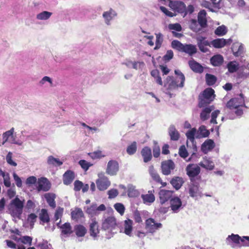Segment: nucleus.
Here are the masks:
<instances>
[{"instance_id":"obj_1","label":"nucleus","mask_w":249,"mask_h":249,"mask_svg":"<svg viewBox=\"0 0 249 249\" xmlns=\"http://www.w3.org/2000/svg\"><path fill=\"white\" fill-rule=\"evenodd\" d=\"M175 73L178 76V78L180 80V83L178 84L177 80L173 76H168L166 78V84H165L164 86L166 87V90L167 92L166 94H168L170 97H172V94L170 93L171 91L178 89V88H182L184 86V82L185 77L184 75L179 70H175Z\"/></svg>"},{"instance_id":"obj_2","label":"nucleus","mask_w":249,"mask_h":249,"mask_svg":"<svg viewBox=\"0 0 249 249\" xmlns=\"http://www.w3.org/2000/svg\"><path fill=\"white\" fill-rule=\"evenodd\" d=\"M168 6L175 12L174 13L180 14L183 17H185L187 14H192L194 11L193 5L190 4L186 7L185 3L181 1L170 0Z\"/></svg>"},{"instance_id":"obj_3","label":"nucleus","mask_w":249,"mask_h":249,"mask_svg":"<svg viewBox=\"0 0 249 249\" xmlns=\"http://www.w3.org/2000/svg\"><path fill=\"white\" fill-rule=\"evenodd\" d=\"M172 47L179 52H183L192 56L197 52L196 46L192 44H183L177 40H174L171 42Z\"/></svg>"},{"instance_id":"obj_4","label":"nucleus","mask_w":249,"mask_h":249,"mask_svg":"<svg viewBox=\"0 0 249 249\" xmlns=\"http://www.w3.org/2000/svg\"><path fill=\"white\" fill-rule=\"evenodd\" d=\"M118 227L117 219L113 216H109L103 220L102 229L104 231H112Z\"/></svg>"},{"instance_id":"obj_5","label":"nucleus","mask_w":249,"mask_h":249,"mask_svg":"<svg viewBox=\"0 0 249 249\" xmlns=\"http://www.w3.org/2000/svg\"><path fill=\"white\" fill-rule=\"evenodd\" d=\"M162 225L160 223L156 222L152 218H148L145 222V229L147 233L153 234L157 230L160 229Z\"/></svg>"},{"instance_id":"obj_6","label":"nucleus","mask_w":249,"mask_h":249,"mask_svg":"<svg viewBox=\"0 0 249 249\" xmlns=\"http://www.w3.org/2000/svg\"><path fill=\"white\" fill-rule=\"evenodd\" d=\"M186 174L189 177L191 182H194L195 178L200 172V168L196 164H189L186 168Z\"/></svg>"},{"instance_id":"obj_7","label":"nucleus","mask_w":249,"mask_h":249,"mask_svg":"<svg viewBox=\"0 0 249 249\" xmlns=\"http://www.w3.org/2000/svg\"><path fill=\"white\" fill-rule=\"evenodd\" d=\"M241 98H233L231 99L226 104V107L230 109H234L238 107L245 106L242 94H240Z\"/></svg>"},{"instance_id":"obj_8","label":"nucleus","mask_w":249,"mask_h":249,"mask_svg":"<svg viewBox=\"0 0 249 249\" xmlns=\"http://www.w3.org/2000/svg\"><path fill=\"white\" fill-rule=\"evenodd\" d=\"M170 207L174 213H178L183 208L182 202L178 196H174L170 200Z\"/></svg>"},{"instance_id":"obj_9","label":"nucleus","mask_w":249,"mask_h":249,"mask_svg":"<svg viewBox=\"0 0 249 249\" xmlns=\"http://www.w3.org/2000/svg\"><path fill=\"white\" fill-rule=\"evenodd\" d=\"M175 168L174 162L171 160H168L162 161L161 163V172L164 175H169L171 171Z\"/></svg>"},{"instance_id":"obj_10","label":"nucleus","mask_w":249,"mask_h":249,"mask_svg":"<svg viewBox=\"0 0 249 249\" xmlns=\"http://www.w3.org/2000/svg\"><path fill=\"white\" fill-rule=\"evenodd\" d=\"M174 191L165 189L160 190L159 193L160 203L163 204L170 200L173 197Z\"/></svg>"},{"instance_id":"obj_11","label":"nucleus","mask_w":249,"mask_h":249,"mask_svg":"<svg viewBox=\"0 0 249 249\" xmlns=\"http://www.w3.org/2000/svg\"><path fill=\"white\" fill-rule=\"evenodd\" d=\"M37 183L38 186H37V190L38 192L41 191L47 192L49 191L51 187V183L46 178L42 177L38 178Z\"/></svg>"},{"instance_id":"obj_12","label":"nucleus","mask_w":249,"mask_h":249,"mask_svg":"<svg viewBox=\"0 0 249 249\" xmlns=\"http://www.w3.org/2000/svg\"><path fill=\"white\" fill-rule=\"evenodd\" d=\"M118 170V162L114 160H109L107 163L106 173L108 175L113 176L116 174Z\"/></svg>"},{"instance_id":"obj_13","label":"nucleus","mask_w":249,"mask_h":249,"mask_svg":"<svg viewBox=\"0 0 249 249\" xmlns=\"http://www.w3.org/2000/svg\"><path fill=\"white\" fill-rule=\"evenodd\" d=\"M197 45L200 51L203 53H207L209 51L207 46H210V43L207 40L206 37L200 36L196 38Z\"/></svg>"},{"instance_id":"obj_14","label":"nucleus","mask_w":249,"mask_h":249,"mask_svg":"<svg viewBox=\"0 0 249 249\" xmlns=\"http://www.w3.org/2000/svg\"><path fill=\"white\" fill-rule=\"evenodd\" d=\"M97 187L100 191H104L110 185V182L108 178L103 176L100 177L96 181Z\"/></svg>"},{"instance_id":"obj_15","label":"nucleus","mask_w":249,"mask_h":249,"mask_svg":"<svg viewBox=\"0 0 249 249\" xmlns=\"http://www.w3.org/2000/svg\"><path fill=\"white\" fill-rule=\"evenodd\" d=\"M12 204L15 206L16 210L15 212L16 216L18 218H20L23 208V202L18 197L15 198L12 200Z\"/></svg>"},{"instance_id":"obj_16","label":"nucleus","mask_w":249,"mask_h":249,"mask_svg":"<svg viewBox=\"0 0 249 249\" xmlns=\"http://www.w3.org/2000/svg\"><path fill=\"white\" fill-rule=\"evenodd\" d=\"M74 178V172L72 170H68L63 175V183L66 185H69L72 183Z\"/></svg>"},{"instance_id":"obj_17","label":"nucleus","mask_w":249,"mask_h":249,"mask_svg":"<svg viewBox=\"0 0 249 249\" xmlns=\"http://www.w3.org/2000/svg\"><path fill=\"white\" fill-rule=\"evenodd\" d=\"M89 233L90 236L95 237L99 233L98 223L95 218L92 219L89 224Z\"/></svg>"},{"instance_id":"obj_18","label":"nucleus","mask_w":249,"mask_h":249,"mask_svg":"<svg viewBox=\"0 0 249 249\" xmlns=\"http://www.w3.org/2000/svg\"><path fill=\"white\" fill-rule=\"evenodd\" d=\"M133 224V221L129 218L125 220L124 222L123 232L129 236L132 235Z\"/></svg>"},{"instance_id":"obj_19","label":"nucleus","mask_w":249,"mask_h":249,"mask_svg":"<svg viewBox=\"0 0 249 249\" xmlns=\"http://www.w3.org/2000/svg\"><path fill=\"white\" fill-rule=\"evenodd\" d=\"M141 154L144 162L147 163L152 160V152L151 149L149 147L144 146L142 148L141 150Z\"/></svg>"},{"instance_id":"obj_20","label":"nucleus","mask_w":249,"mask_h":249,"mask_svg":"<svg viewBox=\"0 0 249 249\" xmlns=\"http://www.w3.org/2000/svg\"><path fill=\"white\" fill-rule=\"evenodd\" d=\"M149 173L152 179L157 183L161 184L162 187H165L166 186V182L162 181L159 174L155 171L153 166H151L150 167Z\"/></svg>"},{"instance_id":"obj_21","label":"nucleus","mask_w":249,"mask_h":249,"mask_svg":"<svg viewBox=\"0 0 249 249\" xmlns=\"http://www.w3.org/2000/svg\"><path fill=\"white\" fill-rule=\"evenodd\" d=\"M199 185L194 183L191 184L189 187V193L192 197L201 196V192L199 190Z\"/></svg>"},{"instance_id":"obj_22","label":"nucleus","mask_w":249,"mask_h":249,"mask_svg":"<svg viewBox=\"0 0 249 249\" xmlns=\"http://www.w3.org/2000/svg\"><path fill=\"white\" fill-rule=\"evenodd\" d=\"M170 182L176 190H178L181 187L184 181L181 177H174L171 179Z\"/></svg>"},{"instance_id":"obj_23","label":"nucleus","mask_w":249,"mask_h":249,"mask_svg":"<svg viewBox=\"0 0 249 249\" xmlns=\"http://www.w3.org/2000/svg\"><path fill=\"white\" fill-rule=\"evenodd\" d=\"M206 16V13L204 10H201L198 14L197 22L202 28H205L207 26V20Z\"/></svg>"},{"instance_id":"obj_24","label":"nucleus","mask_w":249,"mask_h":249,"mask_svg":"<svg viewBox=\"0 0 249 249\" xmlns=\"http://www.w3.org/2000/svg\"><path fill=\"white\" fill-rule=\"evenodd\" d=\"M189 65L191 70L195 72L201 73L204 71L203 67L194 60L189 61Z\"/></svg>"},{"instance_id":"obj_25","label":"nucleus","mask_w":249,"mask_h":249,"mask_svg":"<svg viewBox=\"0 0 249 249\" xmlns=\"http://www.w3.org/2000/svg\"><path fill=\"white\" fill-rule=\"evenodd\" d=\"M168 133L170 137V139L172 141H176L179 139L180 134L175 128V126L173 125H170L169 127Z\"/></svg>"},{"instance_id":"obj_26","label":"nucleus","mask_w":249,"mask_h":249,"mask_svg":"<svg viewBox=\"0 0 249 249\" xmlns=\"http://www.w3.org/2000/svg\"><path fill=\"white\" fill-rule=\"evenodd\" d=\"M215 146L213 140L208 139L205 141L201 145L202 151L206 153L208 151L212 150Z\"/></svg>"},{"instance_id":"obj_27","label":"nucleus","mask_w":249,"mask_h":249,"mask_svg":"<svg viewBox=\"0 0 249 249\" xmlns=\"http://www.w3.org/2000/svg\"><path fill=\"white\" fill-rule=\"evenodd\" d=\"M230 41V39L226 40L224 38H217L213 40L211 42V44L215 48H221L224 47Z\"/></svg>"},{"instance_id":"obj_28","label":"nucleus","mask_w":249,"mask_h":249,"mask_svg":"<svg viewBox=\"0 0 249 249\" xmlns=\"http://www.w3.org/2000/svg\"><path fill=\"white\" fill-rule=\"evenodd\" d=\"M39 218L41 221L40 224L42 225L50 222V217L46 209H42L41 210L40 213L39 214Z\"/></svg>"},{"instance_id":"obj_29","label":"nucleus","mask_w":249,"mask_h":249,"mask_svg":"<svg viewBox=\"0 0 249 249\" xmlns=\"http://www.w3.org/2000/svg\"><path fill=\"white\" fill-rule=\"evenodd\" d=\"M223 61V57L220 54L214 55L210 59L211 64L214 67L221 66Z\"/></svg>"},{"instance_id":"obj_30","label":"nucleus","mask_w":249,"mask_h":249,"mask_svg":"<svg viewBox=\"0 0 249 249\" xmlns=\"http://www.w3.org/2000/svg\"><path fill=\"white\" fill-rule=\"evenodd\" d=\"M209 135L210 132L209 130L206 129V126L204 125H201L197 131L196 138V139L206 138L208 137Z\"/></svg>"},{"instance_id":"obj_31","label":"nucleus","mask_w":249,"mask_h":249,"mask_svg":"<svg viewBox=\"0 0 249 249\" xmlns=\"http://www.w3.org/2000/svg\"><path fill=\"white\" fill-rule=\"evenodd\" d=\"M74 231L77 237H83L87 233L86 228L82 225H76L74 226Z\"/></svg>"},{"instance_id":"obj_32","label":"nucleus","mask_w":249,"mask_h":249,"mask_svg":"<svg viewBox=\"0 0 249 249\" xmlns=\"http://www.w3.org/2000/svg\"><path fill=\"white\" fill-rule=\"evenodd\" d=\"M59 227L61 230V234L68 236L73 232L72 227L69 222L65 223Z\"/></svg>"},{"instance_id":"obj_33","label":"nucleus","mask_w":249,"mask_h":249,"mask_svg":"<svg viewBox=\"0 0 249 249\" xmlns=\"http://www.w3.org/2000/svg\"><path fill=\"white\" fill-rule=\"evenodd\" d=\"M200 94L204 96L206 99L211 100L212 102L213 100L215 97L214 90L211 88L206 89Z\"/></svg>"},{"instance_id":"obj_34","label":"nucleus","mask_w":249,"mask_h":249,"mask_svg":"<svg viewBox=\"0 0 249 249\" xmlns=\"http://www.w3.org/2000/svg\"><path fill=\"white\" fill-rule=\"evenodd\" d=\"M84 216V213L81 208H76L71 212V217L72 219L78 220Z\"/></svg>"},{"instance_id":"obj_35","label":"nucleus","mask_w":249,"mask_h":249,"mask_svg":"<svg viewBox=\"0 0 249 249\" xmlns=\"http://www.w3.org/2000/svg\"><path fill=\"white\" fill-rule=\"evenodd\" d=\"M44 197L49 205V206L53 209H54L56 207V204L55 201V196L53 194L47 193L44 195Z\"/></svg>"},{"instance_id":"obj_36","label":"nucleus","mask_w":249,"mask_h":249,"mask_svg":"<svg viewBox=\"0 0 249 249\" xmlns=\"http://www.w3.org/2000/svg\"><path fill=\"white\" fill-rule=\"evenodd\" d=\"M141 197L144 203H151L153 202L155 200V196L152 191H149L147 194L142 195Z\"/></svg>"},{"instance_id":"obj_37","label":"nucleus","mask_w":249,"mask_h":249,"mask_svg":"<svg viewBox=\"0 0 249 249\" xmlns=\"http://www.w3.org/2000/svg\"><path fill=\"white\" fill-rule=\"evenodd\" d=\"M47 163L53 166H59L63 164V162L59 159L55 158L53 156H50L47 159Z\"/></svg>"},{"instance_id":"obj_38","label":"nucleus","mask_w":249,"mask_h":249,"mask_svg":"<svg viewBox=\"0 0 249 249\" xmlns=\"http://www.w3.org/2000/svg\"><path fill=\"white\" fill-rule=\"evenodd\" d=\"M190 29L194 32L197 33L201 30L202 28L196 19H192L189 25Z\"/></svg>"},{"instance_id":"obj_39","label":"nucleus","mask_w":249,"mask_h":249,"mask_svg":"<svg viewBox=\"0 0 249 249\" xmlns=\"http://www.w3.org/2000/svg\"><path fill=\"white\" fill-rule=\"evenodd\" d=\"M116 15L115 12L112 9H110L109 11L105 12L103 13V16L106 19V22L107 24H109V21L112 18Z\"/></svg>"},{"instance_id":"obj_40","label":"nucleus","mask_w":249,"mask_h":249,"mask_svg":"<svg viewBox=\"0 0 249 249\" xmlns=\"http://www.w3.org/2000/svg\"><path fill=\"white\" fill-rule=\"evenodd\" d=\"M127 195L130 197H136L139 195V192L135 186L129 184L127 187Z\"/></svg>"},{"instance_id":"obj_41","label":"nucleus","mask_w":249,"mask_h":249,"mask_svg":"<svg viewBox=\"0 0 249 249\" xmlns=\"http://www.w3.org/2000/svg\"><path fill=\"white\" fill-rule=\"evenodd\" d=\"M198 107H206L212 102L211 100L206 99L204 96L200 94L198 97Z\"/></svg>"},{"instance_id":"obj_42","label":"nucleus","mask_w":249,"mask_h":249,"mask_svg":"<svg viewBox=\"0 0 249 249\" xmlns=\"http://www.w3.org/2000/svg\"><path fill=\"white\" fill-rule=\"evenodd\" d=\"M197 133V130L196 128H191L190 130H189L186 133V137L188 140H189L191 142H193L196 138V136Z\"/></svg>"},{"instance_id":"obj_43","label":"nucleus","mask_w":249,"mask_h":249,"mask_svg":"<svg viewBox=\"0 0 249 249\" xmlns=\"http://www.w3.org/2000/svg\"><path fill=\"white\" fill-rule=\"evenodd\" d=\"M212 109L210 107H205L201 112L200 117L201 120L206 121L209 117V114L212 111Z\"/></svg>"},{"instance_id":"obj_44","label":"nucleus","mask_w":249,"mask_h":249,"mask_svg":"<svg viewBox=\"0 0 249 249\" xmlns=\"http://www.w3.org/2000/svg\"><path fill=\"white\" fill-rule=\"evenodd\" d=\"M86 212L87 213L91 215L92 216L97 215L98 213L97 211V204L95 203L92 204L89 207L87 208L86 210Z\"/></svg>"},{"instance_id":"obj_45","label":"nucleus","mask_w":249,"mask_h":249,"mask_svg":"<svg viewBox=\"0 0 249 249\" xmlns=\"http://www.w3.org/2000/svg\"><path fill=\"white\" fill-rule=\"evenodd\" d=\"M137 149V142H133L126 148V152L129 155L134 154Z\"/></svg>"},{"instance_id":"obj_46","label":"nucleus","mask_w":249,"mask_h":249,"mask_svg":"<svg viewBox=\"0 0 249 249\" xmlns=\"http://www.w3.org/2000/svg\"><path fill=\"white\" fill-rule=\"evenodd\" d=\"M155 35L156 37V46L155 47L154 49L157 50L159 49L161 46V44L163 40V35L160 33L155 34Z\"/></svg>"},{"instance_id":"obj_47","label":"nucleus","mask_w":249,"mask_h":249,"mask_svg":"<svg viewBox=\"0 0 249 249\" xmlns=\"http://www.w3.org/2000/svg\"><path fill=\"white\" fill-rule=\"evenodd\" d=\"M216 80L217 78L214 75L209 73L206 74V81L208 85H213L216 83Z\"/></svg>"},{"instance_id":"obj_48","label":"nucleus","mask_w":249,"mask_h":249,"mask_svg":"<svg viewBox=\"0 0 249 249\" xmlns=\"http://www.w3.org/2000/svg\"><path fill=\"white\" fill-rule=\"evenodd\" d=\"M52 13L48 11H43L37 14L36 18L39 20H47L52 16Z\"/></svg>"},{"instance_id":"obj_49","label":"nucleus","mask_w":249,"mask_h":249,"mask_svg":"<svg viewBox=\"0 0 249 249\" xmlns=\"http://www.w3.org/2000/svg\"><path fill=\"white\" fill-rule=\"evenodd\" d=\"M153 153L155 158H158L160 154V146L158 142L156 141H153Z\"/></svg>"},{"instance_id":"obj_50","label":"nucleus","mask_w":249,"mask_h":249,"mask_svg":"<svg viewBox=\"0 0 249 249\" xmlns=\"http://www.w3.org/2000/svg\"><path fill=\"white\" fill-rule=\"evenodd\" d=\"M227 68L230 72H234L238 69V64L235 61L230 62L227 65Z\"/></svg>"},{"instance_id":"obj_51","label":"nucleus","mask_w":249,"mask_h":249,"mask_svg":"<svg viewBox=\"0 0 249 249\" xmlns=\"http://www.w3.org/2000/svg\"><path fill=\"white\" fill-rule=\"evenodd\" d=\"M125 64L127 66H129L130 64H131L132 66V68L135 70L140 69L142 66H143L144 65V63L143 62H132L131 61H128L127 63H125Z\"/></svg>"},{"instance_id":"obj_52","label":"nucleus","mask_w":249,"mask_h":249,"mask_svg":"<svg viewBox=\"0 0 249 249\" xmlns=\"http://www.w3.org/2000/svg\"><path fill=\"white\" fill-rule=\"evenodd\" d=\"M227 32L226 27L224 25L218 26L214 31L216 35L218 36H223Z\"/></svg>"},{"instance_id":"obj_53","label":"nucleus","mask_w":249,"mask_h":249,"mask_svg":"<svg viewBox=\"0 0 249 249\" xmlns=\"http://www.w3.org/2000/svg\"><path fill=\"white\" fill-rule=\"evenodd\" d=\"M37 218V215L34 213H32L28 215L27 219V222L30 224V226L33 228L36 222Z\"/></svg>"},{"instance_id":"obj_54","label":"nucleus","mask_w":249,"mask_h":249,"mask_svg":"<svg viewBox=\"0 0 249 249\" xmlns=\"http://www.w3.org/2000/svg\"><path fill=\"white\" fill-rule=\"evenodd\" d=\"M88 155L92 159H100L105 157V155L102 154V152L100 150H97L93 152L89 153Z\"/></svg>"},{"instance_id":"obj_55","label":"nucleus","mask_w":249,"mask_h":249,"mask_svg":"<svg viewBox=\"0 0 249 249\" xmlns=\"http://www.w3.org/2000/svg\"><path fill=\"white\" fill-rule=\"evenodd\" d=\"M14 128L13 127L10 130L4 132L3 134V144H4L5 142H6L9 138L10 137H11L12 138L13 137V133H14Z\"/></svg>"},{"instance_id":"obj_56","label":"nucleus","mask_w":249,"mask_h":249,"mask_svg":"<svg viewBox=\"0 0 249 249\" xmlns=\"http://www.w3.org/2000/svg\"><path fill=\"white\" fill-rule=\"evenodd\" d=\"M114 207L115 209L121 215L124 214L125 208L124 205L120 203H117L114 204Z\"/></svg>"},{"instance_id":"obj_57","label":"nucleus","mask_w":249,"mask_h":249,"mask_svg":"<svg viewBox=\"0 0 249 249\" xmlns=\"http://www.w3.org/2000/svg\"><path fill=\"white\" fill-rule=\"evenodd\" d=\"M178 154L180 157L185 159L188 156V153L184 145H181L178 150Z\"/></svg>"},{"instance_id":"obj_58","label":"nucleus","mask_w":249,"mask_h":249,"mask_svg":"<svg viewBox=\"0 0 249 249\" xmlns=\"http://www.w3.org/2000/svg\"><path fill=\"white\" fill-rule=\"evenodd\" d=\"M6 160L8 164L12 166H17V163L12 160V153L9 152L6 156Z\"/></svg>"},{"instance_id":"obj_59","label":"nucleus","mask_w":249,"mask_h":249,"mask_svg":"<svg viewBox=\"0 0 249 249\" xmlns=\"http://www.w3.org/2000/svg\"><path fill=\"white\" fill-rule=\"evenodd\" d=\"M64 212V208L60 207H58L54 213V219L55 221H57L59 218H61Z\"/></svg>"},{"instance_id":"obj_60","label":"nucleus","mask_w":249,"mask_h":249,"mask_svg":"<svg viewBox=\"0 0 249 249\" xmlns=\"http://www.w3.org/2000/svg\"><path fill=\"white\" fill-rule=\"evenodd\" d=\"M79 164L84 170L87 171L89 167L92 166V164H90L89 162H88L86 160H80L79 161Z\"/></svg>"},{"instance_id":"obj_61","label":"nucleus","mask_w":249,"mask_h":249,"mask_svg":"<svg viewBox=\"0 0 249 249\" xmlns=\"http://www.w3.org/2000/svg\"><path fill=\"white\" fill-rule=\"evenodd\" d=\"M13 176L17 186L18 188H21L22 187V181L20 178L15 172L13 173Z\"/></svg>"},{"instance_id":"obj_62","label":"nucleus","mask_w":249,"mask_h":249,"mask_svg":"<svg viewBox=\"0 0 249 249\" xmlns=\"http://www.w3.org/2000/svg\"><path fill=\"white\" fill-rule=\"evenodd\" d=\"M160 10L163 12L166 16L169 17H173L177 15V13H172L169 11L166 7L164 6H160Z\"/></svg>"},{"instance_id":"obj_63","label":"nucleus","mask_w":249,"mask_h":249,"mask_svg":"<svg viewBox=\"0 0 249 249\" xmlns=\"http://www.w3.org/2000/svg\"><path fill=\"white\" fill-rule=\"evenodd\" d=\"M133 218L136 223H141L142 221L140 212L138 210L134 211Z\"/></svg>"},{"instance_id":"obj_64","label":"nucleus","mask_w":249,"mask_h":249,"mask_svg":"<svg viewBox=\"0 0 249 249\" xmlns=\"http://www.w3.org/2000/svg\"><path fill=\"white\" fill-rule=\"evenodd\" d=\"M230 238L231 240L235 244H239L240 243V241H241L242 238L239 236L238 234H231V235H229L227 239Z\"/></svg>"}]
</instances>
